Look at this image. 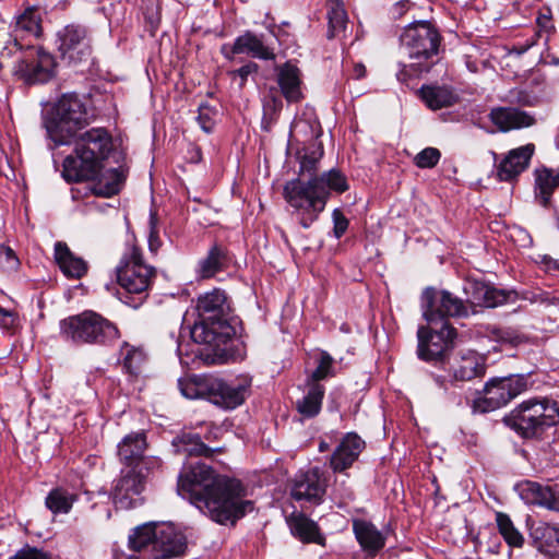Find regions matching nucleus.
<instances>
[{
	"label": "nucleus",
	"instance_id": "423d86ee",
	"mask_svg": "<svg viewBox=\"0 0 559 559\" xmlns=\"http://www.w3.org/2000/svg\"><path fill=\"white\" fill-rule=\"evenodd\" d=\"M87 122L82 99L73 93L63 94L43 118L47 139L52 143L50 148L70 144Z\"/></svg>",
	"mask_w": 559,
	"mask_h": 559
},
{
	"label": "nucleus",
	"instance_id": "7ed1b4c3",
	"mask_svg": "<svg viewBox=\"0 0 559 559\" xmlns=\"http://www.w3.org/2000/svg\"><path fill=\"white\" fill-rule=\"evenodd\" d=\"M114 148L112 138L105 128H92L75 141L74 155H69L62 164V176L68 182L94 181L93 192L109 198L117 194L124 181L120 168L102 173L104 162Z\"/></svg>",
	"mask_w": 559,
	"mask_h": 559
},
{
	"label": "nucleus",
	"instance_id": "9b49d317",
	"mask_svg": "<svg viewBox=\"0 0 559 559\" xmlns=\"http://www.w3.org/2000/svg\"><path fill=\"white\" fill-rule=\"evenodd\" d=\"M424 318L429 324L448 323V318L468 317V306L448 290L427 288L423 294Z\"/></svg>",
	"mask_w": 559,
	"mask_h": 559
},
{
	"label": "nucleus",
	"instance_id": "c03bdc74",
	"mask_svg": "<svg viewBox=\"0 0 559 559\" xmlns=\"http://www.w3.org/2000/svg\"><path fill=\"white\" fill-rule=\"evenodd\" d=\"M441 157V153L438 148L426 147L415 156V164L419 168H432L435 167Z\"/></svg>",
	"mask_w": 559,
	"mask_h": 559
},
{
	"label": "nucleus",
	"instance_id": "20e7f679",
	"mask_svg": "<svg viewBox=\"0 0 559 559\" xmlns=\"http://www.w3.org/2000/svg\"><path fill=\"white\" fill-rule=\"evenodd\" d=\"M199 321L191 329V338L198 344L219 346L231 337L230 304L226 293L215 288L198 298Z\"/></svg>",
	"mask_w": 559,
	"mask_h": 559
},
{
	"label": "nucleus",
	"instance_id": "f257e3e1",
	"mask_svg": "<svg viewBox=\"0 0 559 559\" xmlns=\"http://www.w3.org/2000/svg\"><path fill=\"white\" fill-rule=\"evenodd\" d=\"M177 491L219 524H235L253 510V502L243 499L246 491L239 480L218 475L201 462L182 468Z\"/></svg>",
	"mask_w": 559,
	"mask_h": 559
},
{
	"label": "nucleus",
	"instance_id": "cd10ccee",
	"mask_svg": "<svg viewBox=\"0 0 559 559\" xmlns=\"http://www.w3.org/2000/svg\"><path fill=\"white\" fill-rule=\"evenodd\" d=\"M249 383L247 381L238 383L221 382L217 384V393L213 396L214 404L227 409H234L241 405L247 396Z\"/></svg>",
	"mask_w": 559,
	"mask_h": 559
},
{
	"label": "nucleus",
	"instance_id": "72a5a7b5",
	"mask_svg": "<svg viewBox=\"0 0 559 559\" xmlns=\"http://www.w3.org/2000/svg\"><path fill=\"white\" fill-rule=\"evenodd\" d=\"M308 391L300 400L296 402V408L304 418L317 416L322 406L324 396V386L320 383H308Z\"/></svg>",
	"mask_w": 559,
	"mask_h": 559
},
{
	"label": "nucleus",
	"instance_id": "052dcab7",
	"mask_svg": "<svg viewBox=\"0 0 559 559\" xmlns=\"http://www.w3.org/2000/svg\"><path fill=\"white\" fill-rule=\"evenodd\" d=\"M548 269H559V263L557 261H549Z\"/></svg>",
	"mask_w": 559,
	"mask_h": 559
},
{
	"label": "nucleus",
	"instance_id": "49530a36",
	"mask_svg": "<svg viewBox=\"0 0 559 559\" xmlns=\"http://www.w3.org/2000/svg\"><path fill=\"white\" fill-rule=\"evenodd\" d=\"M536 24L538 27V36L543 33L547 35L546 41H548V36L555 32V24L552 21V13L550 8L544 7L539 10L538 15L536 17Z\"/></svg>",
	"mask_w": 559,
	"mask_h": 559
},
{
	"label": "nucleus",
	"instance_id": "864d4df0",
	"mask_svg": "<svg viewBox=\"0 0 559 559\" xmlns=\"http://www.w3.org/2000/svg\"><path fill=\"white\" fill-rule=\"evenodd\" d=\"M335 492L337 495H340V497L344 500V502L350 501L354 499V491L352 490L350 487L346 486L345 483H341V484L336 485Z\"/></svg>",
	"mask_w": 559,
	"mask_h": 559
},
{
	"label": "nucleus",
	"instance_id": "1a4fd4ad",
	"mask_svg": "<svg viewBox=\"0 0 559 559\" xmlns=\"http://www.w3.org/2000/svg\"><path fill=\"white\" fill-rule=\"evenodd\" d=\"M155 276V269L143 261L139 248L132 247L117 266V281L129 294L139 295L142 301Z\"/></svg>",
	"mask_w": 559,
	"mask_h": 559
},
{
	"label": "nucleus",
	"instance_id": "5fc2aeb1",
	"mask_svg": "<svg viewBox=\"0 0 559 559\" xmlns=\"http://www.w3.org/2000/svg\"><path fill=\"white\" fill-rule=\"evenodd\" d=\"M162 465V461L156 457V456H144L143 455V460L141 461L140 463V468H145V469H153V468H158L160 467Z\"/></svg>",
	"mask_w": 559,
	"mask_h": 559
},
{
	"label": "nucleus",
	"instance_id": "c9c22d12",
	"mask_svg": "<svg viewBox=\"0 0 559 559\" xmlns=\"http://www.w3.org/2000/svg\"><path fill=\"white\" fill-rule=\"evenodd\" d=\"M177 453L188 456H210L212 450L201 441L199 435L183 433L173 440Z\"/></svg>",
	"mask_w": 559,
	"mask_h": 559
},
{
	"label": "nucleus",
	"instance_id": "6e6d98bb",
	"mask_svg": "<svg viewBox=\"0 0 559 559\" xmlns=\"http://www.w3.org/2000/svg\"><path fill=\"white\" fill-rule=\"evenodd\" d=\"M408 8H409L408 0H400L394 4L392 13L394 16H401Z\"/></svg>",
	"mask_w": 559,
	"mask_h": 559
},
{
	"label": "nucleus",
	"instance_id": "0eeeda50",
	"mask_svg": "<svg viewBox=\"0 0 559 559\" xmlns=\"http://www.w3.org/2000/svg\"><path fill=\"white\" fill-rule=\"evenodd\" d=\"M59 326L62 340L75 345H107L120 336L115 323L92 310L70 316Z\"/></svg>",
	"mask_w": 559,
	"mask_h": 559
},
{
	"label": "nucleus",
	"instance_id": "680f3d73",
	"mask_svg": "<svg viewBox=\"0 0 559 559\" xmlns=\"http://www.w3.org/2000/svg\"><path fill=\"white\" fill-rule=\"evenodd\" d=\"M7 255H8L9 258H13V255H14V254H13V251H12L10 248H8V249H7Z\"/></svg>",
	"mask_w": 559,
	"mask_h": 559
},
{
	"label": "nucleus",
	"instance_id": "4c0bfd02",
	"mask_svg": "<svg viewBox=\"0 0 559 559\" xmlns=\"http://www.w3.org/2000/svg\"><path fill=\"white\" fill-rule=\"evenodd\" d=\"M329 38H333L345 31L347 13L341 0H328Z\"/></svg>",
	"mask_w": 559,
	"mask_h": 559
},
{
	"label": "nucleus",
	"instance_id": "393cba45",
	"mask_svg": "<svg viewBox=\"0 0 559 559\" xmlns=\"http://www.w3.org/2000/svg\"><path fill=\"white\" fill-rule=\"evenodd\" d=\"M490 119L502 132L512 129L527 128L535 123L533 116L518 108H495L490 112Z\"/></svg>",
	"mask_w": 559,
	"mask_h": 559
},
{
	"label": "nucleus",
	"instance_id": "8fccbe9b",
	"mask_svg": "<svg viewBox=\"0 0 559 559\" xmlns=\"http://www.w3.org/2000/svg\"><path fill=\"white\" fill-rule=\"evenodd\" d=\"M10 559H52L49 554L33 547H25L19 550Z\"/></svg>",
	"mask_w": 559,
	"mask_h": 559
},
{
	"label": "nucleus",
	"instance_id": "6ab92c4d",
	"mask_svg": "<svg viewBox=\"0 0 559 559\" xmlns=\"http://www.w3.org/2000/svg\"><path fill=\"white\" fill-rule=\"evenodd\" d=\"M534 151L535 146L531 143L511 150L497 166L498 179L500 181L515 179L528 167Z\"/></svg>",
	"mask_w": 559,
	"mask_h": 559
},
{
	"label": "nucleus",
	"instance_id": "aec40b11",
	"mask_svg": "<svg viewBox=\"0 0 559 559\" xmlns=\"http://www.w3.org/2000/svg\"><path fill=\"white\" fill-rule=\"evenodd\" d=\"M456 381H471L483 377L486 372V358L475 350H462L451 365Z\"/></svg>",
	"mask_w": 559,
	"mask_h": 559
},
{
	"label": "nucleus",
	"instance_id": "0e129e2a",
	"mask_svg": "<svg viewBox=\"0 0 559 559\" xmlns=\"http://www.w3.org/2000/svg\"><path fill=\"white\" fill-rule=\"evenodd\" d=\"M436 382H437L438 384H440V385H442V383H443V381H442V380H440V378H439V377H437V378H436Z\"/></svg>",
	"mask_w": 559,
	"mask_h": 559
},
{
	"label": "nucleus",
	"instance_id": "de8ad7c7",
	"mask_svg": "<svg viewBox=\"0 0 559 559\" xmlns=\"http://www.w3.org/2000/svg\"><path fill=\"white\" fill-rule=\"evenodd\" d=\"M162 246L159 238V223L156 212L151 211L148 221V248L151 252H157Z\"/></svg>",
	"mask_w": 559,
	"mask_h": 559
},
{
	"label": "nucleus",
	"instance_id": "09e8293b",
	"mask_svg": "<svg viewBox=\"0 0 559 559\" xmlns=\"http://www.w3.org/2000/svg\"><path fill=\"white\" fill-rule=\"evenodd\" d=\"M332 218L334 236L340 239L346 233L349 222L338 209L333 211Z\"/></svg>",
	"mask_w": 559,
	"mask_h": 559
},
{
	"label": "nucleus",
	"instance_id": "473e14b6",
	"mask_svg": "<svg viewBox=\"0 0 559 559\" xmlns=\"http://www.w3.org/2000/svg\"><path fill=\"white\" fill-rule=\"evenodd\" d=\"M41 19L38 10L35 8H27L22 14L16 16L15 24L13 26V33L15 34L14 46L21 49V45L17 43V36H34L38 37L41 33Z\"/></svg>",
	"mask_w": 559,
	"mask_h": 559
},
{
	"label": "nucleus",
	"instance_id": "a211bd4d",
	"mask_svg": "<svg viewBox=\"0 0 559 559\" xmlns=\"http://www.w3.org/2000/svg\"><path fill=\"white\" fill-rule=\"evenodd\" d=\"M153 559H170L181 556L187 548V540L182 533L167 524H158L156 530Z\"/></svg>",
	"mask_w": 559,
	"mask_h": 559
},
{
	"label": "nucleus",
	"instance_id": "e2e57ef3",
	"mask_svg": "<svg viewBox=\"0 0 559 559\" xmlns=\"http://www.w3.org/2000/svg\"><path fill=\"white\" fill-rule=\"evenodd\" d=\"M325 448H326L325 443H324V442H321V443H320V447H319L320 451H321V452H322V451H324V450H325Z\"/></svg>",
	"mask_w": 559,
	"mask_h": 559
},
{
	"label": "nucleus",
	"instance_id": "f704fd0d",
	"mask_svg": "<svg viewBox=\"0 0 559 559\" xmlns=\"http://www.w3.org/2000/svg\"><path fill=\"white\" fill-rule=\"evenodd\" d=\"M559 186V171L543 168L535 170V194L543 206H547L554 190Z\"/></svg>",
	"mask_w": 559,
	"mask_h": 559
},
{
	"label": "nucleus",
	"instance_id": "5701e85b",
	"mask_svg": "<svg viewBox=\"0 0 559 559\" xmlns=\"http://www.w3.org/2000/svg\"><path fill=\"white\" fill-rule=\"evenodd\" d=\"M82 488L81 479H75L70 485H60L53 488L45 499V504L53 514H67L78 500Z\"/></svg>",
	"mask_w": 559,
	"mask_h": 559
},
{
	"label": "nucleus",
	"instance_id": "79ce46f5",
	"mask_svg": "<svg viewBox=\"0 0 559 559\" xmlns=\"http://www.w3.org/2000/svg\"><path fill=\"white\" fill-rule=\"evenodd\" d=\"M318 366L308 378V383H319L326 377L333 376V358L326 352H320L317 357Z\"/></svg>",
	"mask_w": 559,
	"mask_h": 559
},
{
	"label": "nucleus",
	"instance_id": "4d7b16f0",
	"mask_svg": "<svg viewBox=\"0 0 559 559\" xmlns=\"http://www.w3.org/2000/svg\"><path fill=\"white\" fill-rule=\"evenodd\" d=\"M222 53L224 55L225 58L230 60L235 57V55H239L238 52H233L231 45L227 44L222 46Z\"/></svg>",
	"mask_w": 559,
	"mask_h": 559
},
{
	"label": "nucleus",
	"instance_id": "603ef678",
	"mask_svg": "<svg viewBox=\"0 0 559 559\" xmlns=\"http://www.w3.org/2000/svg\"><path fill=\"white\" fill-rule=\"evenodd\" d=\"M258 69H259V66L257 63L248 62L247 64L242 66L241 68L231 71L230 75L239 76L240 78L239 86L243 87L248 76L252 73H255L258 71Z\"/></svg>",
	"mask_w": 559,
	"mask_h": 559
},
{
	"label": "nucleus",
	"instance_id": "58836bf2",
	"mask_svg": "<svg viewBox=\"0 0 559 559\" xmlns=\"http://www.w3.org/2000/svg\"><path fill=\"white\" fill-rule=\"evenodd\" d=\"M293 534L302 542L321 544V536L317 524L305 515H297L290 521Z\"/></svg>",
	"mask_w": 559,
	"mask_h": 559
},
{
	"label": "nucleus",
	"instance_id": "b1692460",
	"mask_svg": "<svg viewBox=\"0 0 559 559\" xmlns=\"http://www.w3.org/2000/svg\"><path fill=\"white\" fill-rule=\"evenodd\" d=\"M146 447L147 442L144 432L138 431L127 435L118 443V457L120 463L124 465L123 468H140Z\"/></svg>",
	"mask_w": 559,
	"mask_h": 559
},
{
	"label": "nucleus",
	"instance_id": "ea45409f",
	"mask_svg": "<svg viewBox=\"0 0 559 559\" xmlns=\"http://www.w3.org/2000/svg\"><path fill=\"white\" fill-rule=\"evenodd\" d=\"M496 522L499 533L502 535L506 543L511 547H521L524 543V537L520 531L514 526L510 516L506 513L498 512L496 514Z\"/></svg>",
	"mask_w": 559,
	"mask_h": 559
},
{
	"label": "nucleus",
	"instance_id": "c756f323",
	"mask_svg": "<svg viewBox=\"0 0 559 559\" xmlns=\"http://www.w3.org/2000/svg\"><path fill=\"white\" fill-rule=\"evenodd\" d=\"M277 83L282 94L289 103H297L301 99L300 73L299 69L289 62L278 69Z\"/></svg>",
	"mask_w": 559,
	"mask_h": 559
},
{
	"label": "nucleus",
	"instance_id": "2eb2a0df",
	"mask_svg": "<svg viewBox=\"0 0 559 559\" xmlns=\"http://www.w3.org/2000/svg\"><path fill=\"white\" fill-rule=\"evenodd\" d=\"M418 336V357L426 361L439 360L451 347L456 331L449 323L440 324V330L420 326Z\"/></svg>",
	"mask_w": 559,
	"mask_h": 559
},
{
	"label": "nucleus",
	"instance_id": "13d9d810",
	"mask_svg": "<svg viewBox=\"0 0 559 559\" xmlns=\"http://www.w3.org/2000/svg\"><path fill=\"white\" fill-rule=\"evenodd\" d=\"M354 74H355V78H356V79H361V78H364V76H365V74H366V68H365V66H364V64H361V63H357V64H355V67H354Z\"/></svg>",
	"mask_w": 559,
	"mask_h": 559
},
{
	"label": "nucleus",
	"instance_id": "3c124183",
	"mask_svg": "<svg viewBox=\"0 0 559 559\" xmlns=\"http://www.w3.org/2000/svg\"><path fill=\"white\" fill-rule=\"evenodd\" d=\"M17 316L13 311L0 307V328L3 330H14L17 326Z\"/></svg>",
	"mask_w": 559,
	"mask_h": 559
},
{
	"label": "nucleus",
	"instance_id": "f3484780",
	"mask_svg": "<svg viewBox=\"0 0 559 559\" xmlns=\"http://www.w3.org/2000/svg\"><path fill=\"white\" fill-rule=\"evenodd\" d=\"M469 313H476L475 307L495 308L507 301V294L480 281H467L464 285Z\"/></svg>",
	"mask_w": 559,
	"mask_h": 559
},
{
	"label": "nucleus",
	"instance_id": "c85d7f7f",
	"mask_svg": "<svg viewBox=\"0 0 559 559\" xmlns=\"http://www.w3.org/2000/svg\"><path fill=\"white\" fill-rule=\"evenodd\" d=\"M55 258L63 274L70 278H81L87 272V263L74 255L63 242L55 245Z\"/></svg>",
	"mask_w": 559,
	"mask_h": 559
},
{
	"label": "nucleus",
	"instance_id": "4468645a",
	"mask_svg": "<svg viewBox=\"0 0 559 559\" xmlns=\"http://www.w3.org/2000/svg\"><path fill=\"white\" fill-rule=\"evenodd\" d=\"M56 62L51 53L40 47H29L15 67V74L28 84L46 83L55 73Z\"/></svg>",
	"mask_w": 559,
	"mask_h": 559
},
{
	"label": "nucleus",
	"instance_id": "6e6552de",
	"mask_svg": "<svg viewBox=\"0 0 559 559\" xmlns=\"http://www.w3.org/2000/svg\"><path fill=\"white\" fill-rule=\"evenodd\" d=\"M558 421L559 407L547 397L526 400L506 418L508 426L523 438H537Z\"/></svg>",
	"mask_w": 559,
	"mask_h": 559
},
{
	"label": "nucleus",
	"instance_id": "2f4dec72",
	"mask_svg": "<svg viewBox=\"0 0 559 559\" xmlns=\"http://www.w3.org/2000/svg\"><path fill=\"white\" fill-rule=\"evenodd\" d=\"M419 95L427 107L432 110L452 106L456 102V95L447 86L424 85L419 90Z\"/></svg>",
	"mask_w": 559,
	"mask_h": 559
},
{
	"label": "nucleus",
	"instance_id": "f03ea898",
	"mask_svg": "<svg viewBox=\"0 0 559 559\" xmlns=\"http://www.w3.org/2000/svg\"><path fill=\"white\" fill-rule=\"evenodd\" d=\"M322 156L323 147L317 141H311L299 151L300 173L309 174L310 178L307 181L293 179L283 189L286 202L298 213L299 224L304 228H309L319 218L332 192L341 194L349 188L345 175L337 169L314 175Z\"/></svg>",
	"mask_w": 559,
	"mask_h": 559
},
{
	"label": "nucleus",
	"instance_id": "bf43d9fd",
	"mask_svg": "<svg viewBox=\"0 0 559 559\" xmlns=\"http://www.w3.org/2000/svg\"><path fill=\"white\" fill-rule=\"evenodd\" d=\"M538 298H539V300L542 302H548V304H554L555 302V298H550L547 293H540L538 295Z\"/></svg>",
	"mask_w": 559,
	"mask_h": 559
},
{
	"label": "nucleus",
	"instance_id": "37998d69",
	"mask_svg": "<svg viewBox=\"0 0 559 559\" xmlns=\"http://www.w3.org/2000/svg\"><path fill=\"white\" fill-rule=\"evenodd\" d=\"M178 385L181 394L187 399H201L205 396L206 386L198 378L179 379Z\"/></svg>",
	"mask_w": 559,
	"mask_h": 559
},
{
	"label": "nucleus",
	"instance_id": "9d476101",
	"mask_svg": "<svg viewBox=\"0 0 559 559\" xmlns=\"http://www.w3.org/2000/svg\"><path fill=\"white\" fill-rule=\"evenodd\" d=\"M92 43L91 31L79 23H70L56 33L60 58L70 64L87 61L93 53Z\"/></svg>",
	"mask_w": 559,
	"mask_h": 559
},
{
	"label": "nucleus",
	"instance_id": "bb28decb",
	"mask_svg": "<svg viewBox=\"0 0 559 559\" xmlns=\"http://www.w3.org/2000/svg\"><path fill=\"white\" fill-rule=\"evenodd\" d=\"M354 533L369 557H374L385 545V536L370 522L355 521Z\"/></svg>",
	"mask_w": 559,
	"mask_h": 559
},
{
	"label": "nucleus",
	"instance_id": "f8f14e48",
	"mask_svg": "<svg viewBox=\"0 0 559 559\" xmlns=\"http://www.w3.org/2000/svg\"><path fill=\"white\" fill-rule=\"evenodd\" d=\"M528 388V377L524 374L491 379L484 389L483 411L491 412L498 409L527 391Z\"/></svg>",
	"mask_w": 559,
	"mask_h": 559
},
{
	"label": "nucleus",
	"instance_id": "a878e982",
	"mask_svg": "<svg viewBox=\"0 0 559 559\" xmlns=\"http://www.w3.org/2000/svg\"><path fill=\"white\" fill-rule=\"evenodd\" d=\"M231 51L239 55H248L261 60H273L275 53L263 40L252 32H246L238 36L231 45Z\"/></svg>",
	"mask_w": 559,
	"mask_h": 559
},
{
	"label": "nucleus",
	"instance_id": "ddd939ff",
	"mask_svg": "<svg viewBox=\"0 0 559 559\" xmlns=\"http://www.w3.org/2000/svg\"><path fill=\"white\" fill-rule=\"evenodd\" d=\"M146 476L142 468H122L111 490L114 503L118 509H133L144 501Z\"/></svg>",
	"mask_w": 559,
	"mask_h": 559
},
{
	"label": "nucleus",
	"instance_id": "7c9ffc66",
	"mask_svg": "<svg viewBox=\"0 0 559 559\" xmlns=\"http://www.w3.org/2000/svg\"><path fill=\"white\" fill-rule=\"evenodd\" d=\"M229 264L227 250L218 245H214L206 257L201 259L198 264V276L200 278H211L218 272L225 270Z\"/></svg>",
	"mask_w": 559,
	"mask_h": 559
},
{
	"label": "nucleus",
	"instance_id": "39448f33",
	"mask_svg": "<svg viewBox=\"0 0 559 559\" xmlns=\"http://www.w3.org/2000/svg\"><path fill=\"white\" fill-rule=\"evenodd\" d=\"M401 47L407 55L409 62L402 66L397 72V80L406 82L412 75L428 72L431 59L437 56L440 45L438 31L428 22L411 24L400 36Z\"/></svg>",
	"mask_w": 559,
	"mask_h": 559
},
{
	"label": "nucleus",
	"instance_id": "412c9836",
	"mask_svg": "<svg viewBox=\"0 0 559 559\" xmlns=\"http://www.w3.org/2000/svg\"><path fill=\"white\" fill-rule=\"evenodd\" d=\"M365 449V441L355 432L347 433L333 452L330 465L334 472L349 468Z\"/></svg>",
	"mask_w": 559,
	"mask_h": 559
},
{
	"label": "nucleus",
	"instance_id": "dca6fc26",
	"mask_svg": "<svg viewBox=\"0 0 559 559\" xmlns=\"http://www.w3.org/2000/svg\"><path fill=\"white\" fill-rule=\"evenodd\" d=\"M328 487V479L319 467H311L296 474L290 496L296 501L321 503Z\"/></svg>",
	"mask_w": 559,
	"mask_h": 559
},
{
	"label": "nucleus",
	"instance_id": "a18cd8bd",
	"mask_svg": "<svg viewBox=\"0 0 559 559\" xmlns=\"http://www.w3.org/2000/svg\"><path fill=\"white\" fill-rule=\"evenodd\" d=\"M215 116L216 110L213 107L206 104H202L199 106V114L197 120L200 128L204 132L210 133L213 131V128L215 126Z\"/></svg>",
	"mask_w": 559,
	"mask_h": 559
},
{
	"label": "nucleus",
	"instance_id": "a19ab883",
	"mask_svg": "<svg viewBox=\"0 0 559 559\" xmlns=\"http://www.w3.org/2000/svg\"><path fill=\"white\" fill-rule=\"evenodd\" d=\"M123 367L131 374H139L146 362V354L142 348L126 344L122 347Z\"/></svg>",
	"mask_w": 559,
	"mask_h": 559
},
{
	"label": "nucleus",
	"instance_id": "4be33fe9",
	"mask_svg": "<svg viewBox=\"0 0 559 559\" xmlns=\"http://www.w3.org/2000/svg\"><path fill=\"white\" fill-rule=\"evenodd\" d=\"M518 489L521 499L525 503L545 507L559 512V492L550 487L527 480L520 484Z\"/></svg>",
	"mask_w": 559,
	"mask_h": 559
},
{
	"label": "nucleus",
	"instance_id": "e433bc0d",
	"mask_svg": "<svg viewBox=\"0 0 559 559\" xmlns=\"http://www.w3.org/2000/svg\"><path fill=\"white\" fill-rule=\"evenodd\" d=\"M157 527L158 524L155 523H145L135 527L128 538L129 548L136 552L144 550L150 545L154 548Z\"/></svg>",
	"mask_w": 559,
	"mask_h": 559
}]
</instances>
